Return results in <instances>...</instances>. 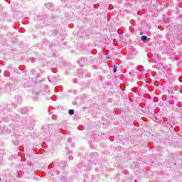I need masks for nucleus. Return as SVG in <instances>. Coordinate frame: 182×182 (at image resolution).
Returning a JSON list of instances; mask_svg holds the SVG:
<instances>
[{"mask_svg": "<svg viewBox=\"0 0 182 182\" xmlns=\"http://www.w3.org/2000/svg\"><path fill=\"white\" fill-rule=\"evenodd\" d=\"M141 40L142 41V42H144L145 43H149V38H147V36H142Z\"/></svg>", "mask_w": 182, "mask_h": 182, "instance_id": "f257e3e1", "label": "nucleus"}, {"mask_svg": "<svg viewBox=\"0 0 182 182\" xmlns=\"http://www.w3.org/2000/svg\"><path fill=\"white\" fill-rule=\"evenodd\" d=\"M85 60H86L85 58H82V59L79 61L80 65L81 66H84L83 62H85Z\"/></svg>", "mask_w": 182, "mask_h": 182, "instance_id": "f03ea898", "label": "nucleus"}, {"mask_svg": "<svg viewBox=\"0 0 182 182\" xmlns=\"http://www.w3.org/2000/svg\"><path fill=\"white\" fill-rule=\"evenodd\" d=\"M68 113H69V114H70V116H72V115L75 114V110H73V109H70V110L68 111Z\"/></svg>", "mask_w": 182, "mask_h": 182, "instance_id": "7ed1b4c3", "label": "nucleus"}, {"mask_svg": "<svg viewBox=\"0 0 182 182\" xmlns=\"http://www.w3.org/2000/svg\"><path fill=\"white\" fill-rule=\"evenodd\" d=\"M113 72L114 73H116V72H117V66L114 65Z\"/></svg>", "mask_w": 182, "mask_h": 182, "instance_id": "20e7f679", "label": "nucleus"}, {"mask_svg": "<svg viewBox=\"0 0 182 182\" xmlns=\"http://www.w3.org/2000/svg\"><path fill=\"white\" fill-rule=\"evenodd\" d=\"M52 119L53 120H56V119H58V117L56 115H53Z\"/></svg>", "mask_w": 182, "mask_h": 182, "instance_id": "39448f33", "label": "nucleus"}, {"mask_svg": "<svg viewBox=\"0 0 182 182\" xmlns=\"http://www.w3.org/2000/svg\"><path fill=\"white\" fill-rule=\"evenodd\" d=\"M48 127H52V125L48 126Z\"/></svg>", "mask_w": 182, "mask_h": 182, "instance_id": "423d86ee", "label": "nucleus"}, {"mask_svg": "<svg viewBox=\"0 0 182 182\" xmlns=\"http://www.w3.org/2000/svg\"><path fill=\"white\" fill-rule=\"evenodd\" d=\"M140 35H143V33H141Z\"/></svg>", "mask_w": 182, "mask_h": 182, "instance_id": "0eeeda50", "label": "nucleus"}]
</instances>
